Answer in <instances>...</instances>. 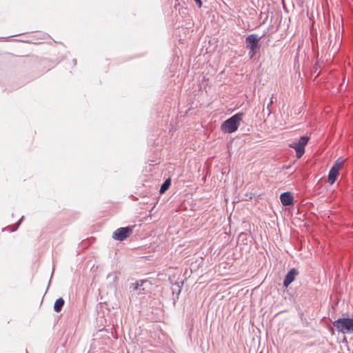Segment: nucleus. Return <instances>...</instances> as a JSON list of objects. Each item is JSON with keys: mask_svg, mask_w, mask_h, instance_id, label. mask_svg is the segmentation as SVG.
<instances>
[{"mask_svg": "<svg viewBox=\"0 0 353 353\" xmlns=\"http://www.w3.org/2000/svg\"><path fill=\"white\" fill-rule=\"evenodd\" d=\"M332 325L339 333L352 334H353V316L339 318L332 322Z\"/></svg>", "mask_w": 353, "mask_h": 353, "instance_id": "1", "label": "nucleus"}, {"mask_svg": "<svg viewBox=\"0 0 353 353\" xmlns=\"http://www.w3.org/2000/svg\"><path fill=\"white\" fill-rule=\"evenodd\" d=\"M243 117V112H238L226 119L221 126V130L225 133H232L238 130L240 122Z\"/></svg>", "mask_w": 353, "mask_h": 353, "instance_id": "2", "label": "nucleus"}, {"mask_svg": "<svg viewBox=\"0 0 353 353\" xmlns=\"http://www.w3.org/2000/svg\"><path fill=\"white\" fill-rule=\"evenodd\" d=\"M310 138L307 136H302L297 142H293L290 144V147L296 151L297 159L302 157L305 152V147L307 145Z\"/></svg>", "mask_w": 353, "mask_h": 353, "instance_id": "3", "label": "nucleus"}, {"mask_svg": "<svg viewBox=\"0 0 353 353\" xmlns=\"http://www.w3.org/2000/svg\"><path fill=\"white\" fill-rule=\"evenodd\" d=\"M132 232L131 227H122L116 230L113 234L112 238L115 240L122 241L127 239Z\"/></svg>", "mask_w": 353, "mask_h": 353, "instance_id": "4", "label": "nucleus"}, {"mask_svg": "<svg viewBox=\"0 0 353 353\" xmlns=\"http://www.w3.org/2000/svg\"><path fill=\"white\" fill-rule=\"evenodd\" d=\"M261 37L256 34H252L248 35L245 38V44L248 48L252 49H260L261 46L259 44Z\"/></svg>", "mask_w": 353, "mask_h": 353, "instance_id": "5", "label": "nucleus"}, {"mask_svg": "<svg viewBox=\"0 0 353 353\" xmlns=\"http://www.w3.org/2000/svg\"><path fill=\"white\" fill-rule=\"evenodd\" d=\"M298 270L293 268H292L285 275V279L283 280V286L287 288L291 284L295 279L296 275H298Z\"/></svg>", "mask_w": 353, "mask_h": 353, "instance_id": "6", "label": "nucleus"}, {"mask_svg": "<svg viewBox=\"0 0 353 353\" xmlns=\"http://www.w3.org/2000/svg\"><path fill=\"white\" fill-rule=\"evenodd\" d=\"M169 281H170V284L172 285V294L174 295L176 294V296L173 297V301H174V304L176 299H178V298H179V295L181 293V287H182L183 282L181 281V282L173 283V281L171 280L170 278H169Z\"/></svg>", "mask_w": 353, "mask_h": 353, "instance_id": "7", "label": "nucleus"}, {"mask_svg": "<svg viewBox=\"0 0 353 353\" xmlns=\"http://www.w3.org/2000/svg\"><path fill=\"white\" fill-rule=\"evenodd\" d=\"M281 203L285 206H289L293 204L294 197L291 192H285L280 195Z\"/></svg>", "mask_w": 353, "mask_h": 353, "instance_id": "8", "label": "nucleus"}, {"mask_svg": "<svg viewBox=\"0 0 353 353\" xmlns=\"http://www.w3.org/2000/svg\"><path fill=\"white\" fill-rule=\"evenodd\" d=\"M339 170L332 167L328 173L327 181L330 184L332 185L336 180L339 176Z\"/></svg>", "mask_w": 353, "mask_h": 353, "instance_id": "9", "label": "nucleus"}, {"mask_svg": "<svg viewBox=\"0 0 353 353\" xmlns=\"http://www.w3.org/2000/svg\"><path fill=\"white\" fill-rule=\"evenodd\" d=\"M64 300L63 298H59L56 300L54 304V310L57 312H61L64 305Z\"/></svg>", "mask_w": 353, "mask_h": 353, "instance_id": "10", "label": "nucleus"}, {"mask_svg": "<svg viewBox=\"0 0 353 353\" xmlns=\"http://www.w3.org/2000/svg\"><path fill=\"white\" fill-rule=\"evenodd\" d=\"M170 184H171L170 179H166L163 183V184L161 185V186L160 188V190H159L160 193L165 192L169 188V187L170 186Z\"/></svg>", "mask_w": 353, "mask_h": 353, "instance_id": "11", "label": "nucleus"}, {"mask_svg": "<svg viewBox=\"0 0 353 353\" xmlns=\"http://www.w3.org/2000/svg\"><path fill=\"white\" fill-rule=\"evenodd\" d=\"M345 161V159L343 157H339L337 159V160L334 162L333 165L332 167H334L335 168H337L338 170L340 169L341 165L343 164Z\"/></svg>", "mask_w": 353, "mask_h": 353, "instance_id": "12", "label": "nucleus"}, {"mask_svg": "<svg viewBox=\"0 0 353 353\" xmlns=\"http://www.w3.org/2000/svg\"><path fill=\"white\" fill-rule=\"evenodd\" d=\"M143 283H144V281H141L140 283L137 281L136 283H132L130 286V288L134 291L137 290L139 289V286H141Z\"/></svg>", "mask_w": 353, "mask_h": 353, "instance_id": "13", "label": "nucleus"}, {"mask_svg": "<svg viewBox=\"0 0 353 353\" xmlns=\"http://www.w3.org/2000/svg\"><path fill=\"white\" fill-rule=\"evenodd\" d=\"M248 49H249L248 54H249V57L250 59H252L255 55V54L256 53V51L259 50V49H252V48H248Z\"/></svg>", "mask_w": 353, "mask_h": 353, "instance_id": "14", "label": "nucleus"}, {"mask_svg": "<svg viewBox=\"0 0 353 353\" xmlns=\"http://www.w3.org/2000/svg\"><path fill=\"white\" fill-rule=\"evenodd\" d=\"M23 218H24V216H22L21 218L20 219V220L16 224L15 228L12 230V231H15L17 229V228L19 227V225L21 224V221H23Z\"/></svg>", "mask_w": 353, "mask_h": 353, "instance_id": "15", "label": "nucleus"}, {"mask_svg": "<svg viewBox=\"0 0 353 353\" xmlns=\"http://www.w3.org/2000/svg\"><path fill=\"white\" fill-rule=\"evenodd\" d=\"M199 8L202 6V1L201 0H194Z\"/></svg>", "mask_w": 353, "mask_h": 353, "instance_id": "16", "label": "nucleus"}, {"mask_svg": "<svg viewBox=\"0 0 353 353\" xmlns=\"http://www.w3.org/2000/svg\"><path fill=\"white\" fill-rule=\"evenodd\" d=\"M272 99H273V96L271 97V99H270V100L269 103H268V105H267V108H268V109H269L270 106L273 103V100H272Z\"/></svg>", "mask_w": 353, "mask_h": 353, "instance_id": "17", "label": "nucleus"}, {"mask_svg": "<svg viewBox=\"0 0 353 353\" xmlns=\"http://www.w3.org/2000/svg\"><path fill=\"white\" fill-rule=\"evenodd\" d=\"M317 68H318V63H316L315 65H314V72H316Z\"/></svg>", "mask_w": 353, "mask_h": 353, "instance_id": "18", "label": "nucleus"}]
</instances>
